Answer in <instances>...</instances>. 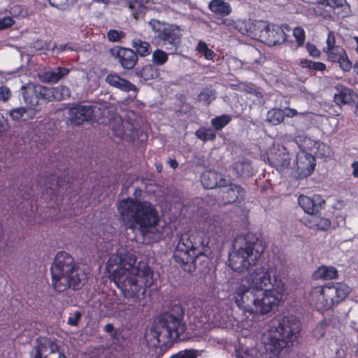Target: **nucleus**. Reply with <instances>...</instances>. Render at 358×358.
I'll return each mask as SVG.
<instances>
[{
    "label": "nucleus",
    "mask_w": 358,
    "mask_h": 358,
    "mask_svg": "<svg viewBox=\"0 0 358 358\" xmlns=\"http://www.w3.org/2000/svg\"><path fill=\"white\" fill-rule=\"evenodd\" d=\"M134 255L124 252L111 255L106 270L108 278L128 299H143L147 289L154 284L153 271L148 265L135 266Z\"/></svg>",
    "instance_id": "f257e3e1"
},
{
    "label": "nucleus",
    "mask_w": 358,
    "mask_h": 358,
    "mask_svg": "<svg viewBox=\"0 0 358 358\" xmlns=\"http://www.w3.org/2000/svg\"><path fill=\"white\" fill-rule=\"evenodd\" d=\"M222 233L223 227L219 216L205 218L201 230L189 231L180 235L173 252L176 262L185 272L194 271L196 259L211 254L210 238L217 241Z\"/></svg>",
    "instance_id": "f03ea898"
},
{
    "label": "nucleus",
    "mask_w": 358,
    "mask_h": 358,
    "mask_svg": "<svg viewBox=\"0 0 358 358\" xmlns=\"http://www.w3.org/2000/svg\"><path fill=\"white\" fill-rule=\"evenodd\" d=\"M117 208L124 226L138 231L143 237L152 233L159 222V213L149 201L127 197L119 201Z\"/></svg>",
    "instance_id": "7ed1b4c3"
},
{
    "label": "nucleus",
    "mask_w": 358,
    "mask_h": 358,
    "mask_svg": "<svg viewBox=\"0 0 358 358\" xmlns=\"http://www.w3.org/2000/svg\"><path fill=\"white\" fill-rule=\"evenodd\" d=\"M285 287L282 280H275L273 289H264L259 296L246 287L237 285L236 292L231 294L235 304L244 312L250 314L267 315L276 309L283 299Z\"/></svg>",
    "instance_id": "20e7f679"
},
{
    "label": "nucleus",
    "mask_w": 358,
    "mask_h": 358,
    "mask_svg": "<svg viewBox=\"0 0 358 358\" xmlns=\"http://www.w3.org/2000/svg\"><path fill=\"white\" fill-rule=\"evenodd\" d=\"M50 273L52 287L59 293L67 289L79 290L86 279V274L74 258L65 251H60L55 255Z\"/></svg>",
    "instance_id": "39448f33"
},
{
    "label": "nucleus",
    "mask_w": 358,
    "mask_h": 358,
    "mask_svg": "<svg viewBox=\"0 0 358 358\" xmlns=\"http://www.w3.org/2000/svg\"><path fill=\"white\" fill-rule=\"evenodd\" d=\"M301 331L300 320L294 315L275 317L271 322L268 343L266 349L275 355L281 350L292 345Z\"/></svg>",
    "instance_id": "423d86ee"
},
{
    "label": "nucleus",
    "mask_w": 358,
    "mask_h": 358,
    "mask_svg": "<svg viewBox=\"0 0 358 358\" xmlns=\"http://www.w3.org/2000/svg\"><path fill=\"white\" fill-rule=\"evenodd\" d=\"M184 320V309L180 304H176L158 318V331L155 336L158 342L172 344L180 339L186 330Z\"/></svg>",
    "instance_id": "0eeeda50"
},
{
    "label": "nucleus",
    "mask_w": 358,
    "mask_h": 358,
    "mask_svg": "<svg viewBox=\"0 0 358 358\" xmlns=\"http://www.w3.org/2000/svg\"><path fill=\"white\" fill-rule=\"evenodd\" d=\"M245 240V243L243 247H241L236 252L229 255V266L238 273L244 272L250 266H255L265 250L262 241L252 234H247Z\"/></svg>",
    "instance_id": "6e6552de"
},
{
    "label": "nucleus",
    "mask_w": 358,
    "mask_h": 358,
    "mask_svg": "<svg viewBox=\"0 0 358 358\" xmlns=\"http://www.w3.org/2000/svg\"><path fill=\"white\" fill-rule=\"evenodd\" d=\"M148 25L153 32L152 43L157 47L164 48L171 54H175L180 46L182 29L176 24L151 19Z\"/></svg>",
    "instance_id": "1a4fd4ad"
},
{
    "label": "nucleus",
    "mask_w": 358,
    "mask_h": 358,
    "mask_svg": "<svg viewBox=\"0 0 358 358\" xmlns=\"http://www.w3.org/2000/svg\"><path fill=\"white\" fill-rule=\"evenodd\" d=\"M275 280H281L276 275V266L273 262H264L256 266L247 277L242 278L239 281L232 283L231 294L236 292L237 285L243 284L248 290L257 293V291L273 289Z\"/></svg>",
    "instance_id": "9d476101"
},
{
    "label": "nucleus",
    "mask_w": 358,
    "mask_h": 358,
    "mask_svg": "<svg viewBox=\"0 0 358 358\" xmlns=\"http://www.w3.org/2000/svg\"><path fill=\"white\" fill-rule=\"evenodd\" d=\"M350 292L351 288L343 282H329L315 287V308L321 312L331 310L343 301Z\"/></svg>",
    "instance_id": "9b49d317"
},
{
    "label": "nucleus",
    "mask_w": 358,
    "mask_h": 358,
    "mask_svg": "<svg viewBox=\"0 0 358 358\" xmlns=\"http://www.w3.org/2000/svg\"><path fill=\"white\" fill-rule=\"evenodd\" d=\"M295 142L300 151L296 155V173L298 179H303L310 176L313 171V140L301 134L295 137Z\"/></svg>",
    "instance_id": "f8f14e48"
},
{
    "label": "nucleus",
    "mask_w": 358,
    "mask_h": 358,
    "mask_svg": "<svg viewBox=\"0 0 358 358\" xmlns=\"http://www.w3.org/2000/svg\"><path fill=\"white\" fill-rule=\"evenodd\" d=\"M67 171L68 170H64V178L62 176H59V172L60 175L62 174L60 170H57L54 173L45 175L44 177H42L41 175L38 176L36 189L38 187L41 189L43 187H45V189L42 191V195L45 199L51 201L57 196V190L60 188H65L67 191L71 187L74 181L72 178H68L66 180Z\"/></svg>",
    "instance_id": "ddd939ff"
},
{
    "label": "nucleus",
    "mask_w": 358,
    "mask_h": 358,
    "mask_svg": "<svg viewBox=\"0 0 358 358\" xmlns=\"http://www.w3.org/2000/svg\"><path fill=\"white\" fill-rule=\"evenodd\" d=\"M315 14L324 19H334L335 16L343 19L351 15V9L346 0H317Z\"/></svg>",
    "instance_id": "4468645a"
},
{
    "label": "nucleus",
    "mask_w": 358,
    "mask_h": 358,
    "mask_svg": "<svg viewBox=\"0 0 358 358\" xmlns=\"http://www.w3.org/2000/svg\"><path fill=\"white\" fill-rule=\"evenodd\" d=\"M49 87L41 85H29L23 89L24 102L37 110L36 107L50 101Z\"/></svg>",
    "instance_id": "2eb2a0df"
},
{
    "label": "nucleus",
    "mask_w": 358,
    "mask_h": 358,
    "mask_svg": "<svg viewBox=\"0 0 358 358\" xmlns=\"http://www.w3.org/2000/svg\"><path fill=\"white\" fill-rule=\"evenodd\" d=\"M267 22L262 20H238L234 23V29L241 34L261 41Z\"/></svg>",
    "instance_id": "dca6fc26"
},
{
    "label": "nucleus",
    "mask_w": 358,
    "mask_h": 358,
    "mask_svg": "<svg viewBox=\"0 0 358 358\" xmlns=\"http://www.w3.org/2000/svg\"><path fill=\"white\" fill-rule=\"evenodd\" d=\"M291 30V27L287 24L278 26L277 24H269L267 23V27L263 32L261 42L268 46L282 44L287 41L286 31L289 32Z\"/></svg>",
    "instance_id": "f3484780"
},
{
    "label": "nucleus",
    "mask_w": 358,
    "mask_h": 358,
    "mask_svg": "<svg viewBox=\"0 0 358 358\" xmlns=\"http://www.w3.org/2000/svg\"><path fill=\"white\" fill-rule=\"evenodd\" d=\"M31 358H66L63 349L55 341L45 340L36 345L31 352Z\"/></svg>",
    "instance_id": "a211bd4d"
},
{
    "label": "nucleus",
    "mask_w": 358,
    "mask_h": 358,
    "mask_svg": "<svg viewBox=\"0 0 358 358\" xmlns=\"http://www.w3.org/2000/svg\"><path fill=\"white\" fill-rule=\"evenodd\" d=\"M245 190L241 185L230 184L219 192L218 201L222 205L241 203L245 196Z\"/></svg>",
    "instance_id": "6ab92c4d"
},
{
    "label": "nucleus",
    "mask_w": 358,
    "mask_h": 358,
    "mask_svg": "<svg viewBox=\"0 0 358 358\" xmlns=\"http://www.w3.org/2000/svg\"><path fill=\"white\" fill-rule=\"evenodd\" d=\"M94 111V107L90 105L76 104L73 106L69 109L71 124L76 126L83 124L84 122L92 119Z\"/></svg>",
    "instance_id": "aec40b11"
},
{
    "label": "nucleus",
    "mask_w": 358,
    "mask_h": 358,
    "mask_svg": "<svg viewBox=\"0 0 358 358\" xmlns=\"http://www.w3.org/2000/svg\"><path fill=\"white\" fill-rule=\"evenodd\" d=\"M110 52L118 59L121 66L124 69L131 70L137 63L138 56L136 52L131 48L122 47L112 48Z\"/></svg>",
    "instance_id": "412c9836"
},
{
    "label": "nucleus",
    "mask_w": 358,
    "mask_h": 358,
    "mask_svg": "<svg viewBox=\"0 0 358 358\" xmlns=\"http://www.w3.org/2000/svg\"><path fill=\"white\" fill-rule=\"evenodd\" d=\"M334 101L339 105H355V114L358 117V94L353 90L343 87L338 94L334 95Z\"/></svg>",
    "instance_id": "4be33fe9"
},
{
    "label": "nucleus",
    "mask_w": 358,
    "mask_h": 358,
    "mask_svg": "<svg viewBox=\"0 0 358 358\" xmlns=\"http://www.w3.org/2000/svg\"><path fill=\"white\" fill-rule=\"evenodd\" d=\"M268 164L278 171H282L287 169L290 164V158L288 152L282 150H278L271 152L268 157Z\"/></svg>",
    "instance_id": "5701e85b"
},
{
    "label": "nucleus",
    "mask_w": 358,
    "mask_h": 358,
    "mask_svg": "<svg viewBox=\"0 0 358 358\" xmlns=\"http://www.w3.org/2000/svg\"><path fill=\"white\" fill-rule=\"evenodd\" d=\"M201 182L206 189H213L216 187L224 186L225 180L215 171H206L201 176Z\"/></svg>",
    "instance_id": "b1692460"
},
{
    "label": "nucleus",
    "mask_w": 358,
    "mask_h": 358,
    "mask_svg": "<svg viewBox=\"0 0 358 358\" xmlns=\"http://www.w3.org/2000/svg\"><path fill=\"white\" fill-rule=\"evenodd\" d=\"M300 207L308 214L307 217L302 218V222L308 228L313 227L312 218L313 217V199L305 195H300L298 198Z\"/></svg>",
    "instance_id": "393cba45"
},
{
    "label": "nucleus",
    "mask_w": 358,
    "mask_h": 358,
    "mask_svg": "<svg viewBox=\"0 0 358 358\" xmlns=\"http://www.w3.org/2000/svg\"><path fill=\"white\" fill-rule=\"evenodd\" d=\"M106 80L110 86L115 87L123 92L133 91L135 92V95H136L137 87L136 85L117 74H109L106 77Z\"/></svg>",
    "instance_id": "a878e982"
},
{
    "label": "nucleus",
    "mask_w": 358,
    "mask_h": 358,
    "mask_svg": "<svg viewBox=\"0 0 358 358\" xmlns=\"http://www.w3.org/2000/svg\"><path fill=\"white\" fill-rule=\"evenodd\" d=\"M337 53H333L329 59L332 62L338 63L340 68L345 72H349L353 67L352 62L344 48H338Z\"/></svg>",
    "instance_id": "bb28decb"
},
{
    "label": "nucleus",
    "mask_w": 358,
    "mask_h": 358,
    "mask_svg": "<svg viewBox=\"0 0 358 358\" xmlns=\"http://www.w3.org/2000/svg\"><path fill=\"white\" fill-rule=\"evenodd\" d=\"M208 8L211 12L222 17L229 15L231 13L230 4L223 0H212Z\"/></svg>",
    "instance_id": "cd10ccee"
},
{
    "label": "nucleus",
    "mask_w": 358,
    "mask_h": 358,
    "mask_svg": "<svg viewBox=\"0 0 358 358\" xmlns=\"http://www.w3.org/2000/svg\"><path fill=\"white\" fill-rule=\"evenodd\" d=\"M128 4L134 19L138 20L141 17H144L147 11V7L143 0H128Z\"/></svg>",
    "instance_id": "c85d7f7f"
},
{
    "label": "nucleus",
    "mask_w": 358,
    "mask_h": 358,
    "mask_svg": "<svg viewBox=\"0 0 358 358\" xmlns=\"http://www.w3.org/2000/svg\"><path fill=\"white\" fill-rule=\"evenodd\" d=\"M315 159L316 157L325 160L331 159L334 155L333 149L327 144L315 141Z\"/></svg>",
    "instance_id": "c756f323"
},
{
    "label": "nucleus",
    "mask_w": 358,
    "mask_h": 358,
    "mask_svg": "<svg viewBox=\"0 0 358 358\" xmlns=\"http://www.w3.org/2000/svg\"><path fill=\"white\" fill-rule=\"evenodd\" d=\"M324 280H334L338 277V270L331 266H321L315 271V276Z\"/></svg>",
    "instance_id": "7c9ffc66"
},
{
    "label": "nucleus",
    "mask_w": 358,
    "mask_h": 358,
    "mask_svg": "<svg viewBox=\"0 0 358 358\" xmlns=\"http://www.w3.org/2000/svg\"><path fill=\"white\" fill-rule=\"evenodd\" d=\"M234 169L240 177L248 178L253 175L252 166L250 162H237L234 165Z\"/></svg>",
    "instance_id": "2f4dec72"
},
{
    "label": "nucleus",
    "mask_w": 358,
    "mask_h": 358,
    "mask_svg": "<svg viewBox=\"0 0 358 358\" xmlns=\"http://www.w3.org/2000/svg\"><path fill=\"white\" fill-rule=\"evenodd\" d=\"M132 47L135 49L136 55L144 57L152 52L151 45L148 42L135 38L132 41Z\"/></svg>",
    "instance_id": "473e14b6"
},
{
    "label": "nucleus",
    "mask_w": 358,
    "mask_h": 358,
    "mask_svg": "<svg viewBox=\"0 0 358 358\" xmlns=\"http://www.w3.org/2000/svg\"><path fill=\"white\" fill-rule=\"evenodd\" d=\"M50 91V101L53 100H64L70 96L69 89L64 85H59L57 87H49Z\"/></svg>",
    "instance_id": "72a5a7b5"
},
{
    "label": "nucleus",
    "mask_w": 358,
    "mask_h": 358,
    "mask_svg": "<svg viewBox=\"0 0 358 358\" xmlns=\"http://www.w3.org/2000/svg\"><path fill=\"white\" fill-rule=\"evenodd\" d=\"M69 72L70 71L68 68L57 67L51 71L46 72L45 76L48 82L55 83L67 76Z\"/></svg>",
    "instance_id": "f704fd0d"
},
{
    "label": "nucleus",
    "mask_w": 358,
    "mask_h": 358,
    "mask_svg": "<svg viewBox=\"0 0 358 358\" xmlns=\"http://www.w3.org/2000/svg\"><path fill=\"white\" fill-rule=\"evenodd\" d=\"M169 55L171 54L162 50V48L156 49L152 55V64L156 67L164 65L169 60Z\"/></svg>",
    "instance_id": "c9c22d12"
},
{
    "label": "nucleus",
    "mask_w": 358,
    "mask_h": 358,
    "mask_svg": "<svg viewBox=\"0 0 358 358\" xmlns=\"http://www.w3.org/2000/svg\"><path fill=\"white\" fill-rule=\"evenodd\" d=\"M138 75L142 79L147 81L157 78L159 76V71L155 65L147 64L141 69Z\"/></svg>",
    "instance_id": "e433bc0d"
},
{
    "label": "nucleus",
    "mask_w": 358,
    "mask_h": 358,
    "mask_svg": "<svg viewBox=\"0 0 358 358\" xmlns=\"http://www.w3.org/2000/svg\"><path fill=\"white\" fill-rule=\"evenodd\" d=\"M195 136L203 142L214 141L216 138L215 131L210 127H201L195 131Z\"/></svg>",
    "instance_id": "4c0bfd02"
},
{
    "label": "nucleus",
    "mask_w": 358,
    "mask_h": 358,
    "mask_svg": "<svg viewBox=\"0 0 358 358\" xmlns=\"http://www.w3.org/2000/svg\"><path fill=\"white\" fill-rule=\"evenodd\" d=\"M326 43L327 46L324 48V51L327 53L328 58H329L330 56H333V53H337L338 48H343L341 45H336V37L334 33L331 31L328 32Z\"/></svg>",
    "instance_id": "58836bf2"
},
{
    "label": "nucleus",
    "mask_w": 358,
    "mask_h": 358,
    "mask_svg": "<svg viewBox=\"0 0 358 358\" xmlns=\"http://www.w3.org/2000/svg\"><path fill=\"white\" fill-rule=\"evenodd\" d=\"M285 112L280 108H272L266 114V120L273 125H278L283 122Z\"/></svg>",
    "instance_id": "ea45409f"
},
{
    "label": "nucleus",
    "mask_w": 358,
    "mask_h": 358,
    "mask_svg": "<svg viewBox=\"0 0 358 358\" xmlns=\"http://www.w3.org/2000/svg\"><path fill=\"white\" fill-rule=\"evenodd\" d=\"M232 120L231 115L224 114L220 116H216L211 120V125L216 131L222 130L227 126Z\"/></svg>",
    "instance_id": "a19ab883"
},
{
    "label": "nucleus",
    "mask_w": 358,
    "mask_h": 358,
    "mask_svg": "<svg viewBox=\"0 0 358 358\" xmlns=\"http://www.w3.org/2000/svg\"><path fill=\"white\" fill-rule=\"evenodd\" d=\"M196 50L199 54L201 55L204 57V58L207 60H213L215 57V53L213 50L208 48V44L203 41H199L197 43Z\"/></svg>",
    "instance_id": "79ce46f5"
},
{
    "label": "nucleus",
    "mask_w": 358,
    "mask_h": 358,
    "mask_svg": "<svg viewBox=\"0 0 358 358\" xmlns=\"http://www.w3.org/2000/svg\"><path fill=\"white\" fill-rule=\"evenodd\" d=\"M198 96L200 101L205 102L208 106L216 99V91L206 87L200 92Z\"/></svg>",
    "instance_id": "37998d69"
},
{
    "label": "nucleus",
    "mask_w": 358,
    "mask_h": 358,
    "mask_svg": "<svg viewBox=\"0 0 358 358\" xmlns=\"http://www.w3.org/2000/svg\"><path fill=\"white\" fill-rule=\"evenodd\" d=\"M317 212L315 213V227L317 230L327 231L331 227V221L329 219L317 216Z\"/></svg>",
    "instance_id": "c03bdc74"
},
{
    "label": "nucleus",
    "mask_w": 358,
    "mask_h": 358,
    "mask_svg": "<svg viewBox=\"0 0 358 358\" xmlns=\"http://www.w3.org/2000/svg\"><path fill=\"white\" fill-rule=\"evenodd\" d=\"M198 351L194 349H185L172 355L170 358H197Z\"/></svg>",
    "instance_id": "a18cd8bd"
},
{
    "label": "nucleus",
    "mask_w": 358,
    "mask_h": 358,
    "mask_svg": "<svg viewBox=\"0 0 358 358\" xmlns=\"http://www.w3.org/2000/svg\"><path fill=\"white\" fill-rule=\"evenodd\" d=\"M292 34L296 39L297 48L303 46L305 42V31L303 29L300 27H295L292 31Z\"/></svg>",
    "instance_id": "49530a36"
},
{
    "label": "nucleus",
    "mask_w": 358,
    "mask_h": 358,
    "mask_svg": "<svg viewBox=\"0 0 358 358\" xmlns=\"http://www.w3.org/2000/svg\"><path fill=\"white\" fill-rule=\"evenodd\" d=\"M27 113L26 107H18L12 109L10 113V118L14 121H20L23 117L24 115Z\"/></svg>",
    "instance_id": "de8ad7c7"
},
{
    "label": "nucleus",
    "mask_w": 358,
    "mask_h": 358,
    "mask_svg": "<svg viewBox=\"0 0 358 358\" xmlns=\"http://www.w3.org/2000/svg\"><path fill=\"white\" fill-rule=\"evenodd\" d=\"M125 36L126 34L124 31L116 29H110L107 33L108 39L111 42H119Z\"/></svg>",
    "instance_id": "09e8293b"
},
{
    "label": "nucleus",
    "mask_w": 358,
    "mask_h": 358,
    "mask_svg": "<svg viewBox=\"0 0 358 358\" xmlns=\"http://www.w3.org/2000/svg\"><path fill=\"white\" fill-rule=\"evenodd\" d=\"M106 311L103 313L104 316H111L117 312V303L114 300H108L103 304Z\"/></svg>",
    "instance_id": "8fccbe9b"
},
{
    "label": "nucleus",
    "mask_w": 358,
    "mask_h": 358,
    "mask_svg": "<svg viewBox=\"0 0 358 358\" xmlns=\"http://www.w3.org/2000/svg\"><path fill=\"white\" fill-rule=\"evenodd\" d=\"M34 187L33 185L31 186H26V187H21L19 189V194L21 198L23 200H28L34 194Z\"/></svg>",
    "instance_id": "3c124183"
},
{
    "label": "nucleus",
    "mask_w": 358,
    "mask_h": 358,
    "mask_svg": "<svg viewBox=\"0 0 358 358\" xmlns=\"http://www.w3.org/2000/svg\"><path fill=\"white\" fill-rule=\"evenodd\" d=\"M15 21L11 17H4L0 19V30H3L12 27Z\"/></svg>",
    "instance_id": "603ef678"
},
{
    "label": "nucleus",
    "mask_w": 358,
    "mask_h": 358,
    "mask_svg": "<svg viewBox=\"0 0 358 358\" xmlns=\"http://www.w3.org/2000/svg\"><path fill=\"white\" fill-rule=\"evenodd\" d=\"M10 96L11 92L7 86L2 85L0 87V100L7 101Z\"/></svg>",
    "instance_id": "864d4df0"
},
{
    "label": "nucleus",
    "mask_w": 358,
    "mask_h": 358,
    "mask_svg": "<svg viewBox=\"0 0 358 358\" xmlns=\"http://www.w3.org/2000/svg\"><path fill=\"white\" fill-rule=\"evenodd\" d=\"M81 317V313L80 311H76L73 316L69 317L67 324L70 326L76 327L78 326Z\"/></svg>",
    "instance_id": "5fc2aeb1"
},
{
    "label": "nucleus",
    "mask_w": 358,
    "mask_h": 358,
    "mask_svg": "<svg viewBox=\"0 0 358 358\" xmlns=\"http://www.w3.org/2000/svg\"><path fill=\"white\" fill-rule=\"evenodd\" d=\"M325 205V201L320 195L315 194V213L318 212Z\"/></svg>",
    "instance_id": "6e6d98bb"
},
{
    "label": "nucleus",
    "mask_w": 358,
    "mask_h": 358,
    "mask_svg": "<svg viewBox=\"0 0 358 358\" xmlns=\"http://www.w3.org/2000/svg\"><path fill=\"white\" fill-rule=\"evenodd\" d=\"M7 126V120L0 113V136L6 131Z\"/></svg>",
    "instance_id": "4d7b16f0"
},
{
    "label": "nucleus",
    "mask_w": 358,
    "mask_h": 358,
    "mask_svg": "<svg viewBox=\"0 0 358 358\" xmlns=\"http://www.w3.org/2000/svg\"><path fill=\"white\" fill-rule=\"evenodd\" d=\"M49 3L55 8H60L64 5L66 1L64 0H48Z\"/></svg>",
    "instance_id": "13d9d810"
},
{
    "label": "nucleus",
    "mask_w": 358,
    "mask_h": 358,
    "mask_svg": "<svg viewBox=\"0 0 358 358\" xmlns=\"http://www.w3.org/2000/svg\"><path fill=\"white\" fill-rule=\"evenodd\" d=\"M301 65L303 68L311 69L313 68V62L308 59H303L301 61Z\"/></svg>",
    "instance_id": "bf43d9fd"
},
{
    "label": "nucleus",
    "mask_w": 358,
    "mask_h": 358,
    "mask_svg": "<svg viewBox=\"0 0 358 358\" xmlns=\"http://www.w3.org/2000/svg\"><path fill=\"white\" fill-rule=\"evenodd\" d=\"M236 356L238 358H255L253 355H250L248 350L244 351L243 353L237 352Z\"/></svg>",
    "instance_id": "052dcab7"
},
{
    "label": "nucleus",
    "mask_w": 358,
    "mask_h": 358,
    "mask_svg": "<svg viewBox=\"0 0 358 358\" xmlns=\"http://www.w3.org/2000/svg\"><path fill=\"white\" fill-rule=\"evenodd\" d=\"M352 176L355 178H358V161H355L352 163Z\"/></svg>",
    "instance_id": "680f3d73"
},
{
    "label": "nucleus",
    "mask_w": 358,
    "mask_h": 358,
    "mask_svg": "<svg viewBox=\"0 0 358 358\" xmlns=\"http://www.w3.org/2000/svg\"><path fill=\"white\" fill-rule=\"evenodd\" d=\"M296 114H298V112L294 108H288L286 109L285 116H287L288 117H293Z\"/></svg>",
    "instance_id": "e2e57ef3"
},
{
    "label": "nucleus",
    "mask_w": 358,
    "mask_h": 358,
    "mask_svg": "<svg viewBox=\"0 0 358 358\" xmlns=\"http://www.w3.org/2000/svg\"><path fill=\"white\" fill-rule=\"evenodd\" d=\"M326 69V65L322 63V62H315V71H322L324 70H325Z\"/></svg>",
    "instance_id": "0e129e2a"
},
{
    "label": "nucleus",
    "mask_w": 358,
    "mask_h": 358,
    "mask_svg": "<svg viewBox=\"0 0 358 358\" xmlns=\"http://www.w3.org/2000/svg\"><path fill=\"white\" fill-rule=\"evenodd\" d=\"M236 22L231 21V20H227V19H223V20H222V22L220 24H225L227 27H230L234 28V23H236Z\"/></svg>",
    "instance_id": "69168bd1"
},
{
    "label": "nucleus",
    "mask_w": 358,
    "mask_h": 358,
    "mask_svg": "<svg viewBox=\"0 0 358 358\" xmlns=\"http://www.w3.org/2000/svg\"><path fill=\"white\" fill-rule=\"evenodd\" d=\"M114 326L113 324L111 323H108L107 324L105 327H104V330L106 332L108 333V334H111L112 332L114 331Z\"/></svg>",
    "instance_id": "338daca9"
},
{
    "label": "nucleus",
    "mask_w": 358,
    "mask_h": 358,
    "mask_svg": "<svg viewBox=\"0 0 358 358\" xmlns=\"http://www.w3.org/2000/svg\"><path fill=\"white\" fill-rule=\"evenodd\" d=\"M121 331L119 329H115L114 331L110 334L111 338L113 340H118Z\"/></svg>",
    "instance_id": "774afa93"
}]
</instances>
